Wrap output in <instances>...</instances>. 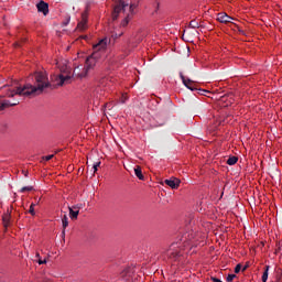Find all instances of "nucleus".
Segmentation results:
<instances>
[{"label":"nucleus","mask_w":282,"mask_h":282,"mask_svg":"<svg viewBox=\"0 0 282 282\" xmlns=\"http://www.w3.org/2000/svg\"><path fill=\"white\" fill-rule=\"evenodd\" d=\"M67 68L62 67L59 75H51L47 77V72L40 70L35 72L33 75L34 84H25L24 86H18L17 88H10L8 86H3L0 88L3 94L0 95V111L3 109H8V107H17L19 105V100L14 99L10 101L6 98H14V96H24L25 98H32L34 96H41L45 89H56L57 87H63V85H67L69 80H72V75L66 70Z\"/></svg>","instance_id":"1"},{"label":"nucleus","mask_w":282,"mask_h":282,"mask_svg":"<svg viewBox=\"0 0 282 282\" xmlns=\"http://www.w3.org/2000/svg\"><path fill=\"white\" fill-rule=\"evenodd\" d=\"M110 40L107 37L101 39L97 44L93 46V54L87 57L85 65H79L74 68L73 76L76 78H86L89 74V70L96 67V63H98V58L105 54V50H107V45H109Z\"/></svg>","instance_id":"2"},{"label":"nucleus","mask_w":282,"mask_h":282,"mask_svg":"<svg viewBox=\"0 0 282 282\" xmlns=\"http://www.w3.org/2000/svg\"><path fill=\"white\" fill-rule=\"evenodd\" d=\"M193 239H195V231H186L182 235L180 241L170 246L166 251V257L172 261H182L184 257L182 250H184V248H191L193 246Z\"/></svg>","instance_id":"3"},{"label":"nucleus","mask_w":282,"mask_h":282,"mask_svg":"<svg viewBox=\"0 0 282 282\" xmlns=\"http://www.w3.org/2000/svg\"><path fill=\"white\" fill-rule=\"evenodd\" d=\"M88 17H89V12L86 9L85 12L82 13V20L77 23V26H76L77 32H85V30L89 28V25L87 24Z\"/></svg>","instance_id":"4"},{"label":"nucleus","mask_w":282,"mask_h":282,"mask_svg":"<svg viewBox=\"0 0 282 282\" xmlns=\"http://www.w3.org/2000/svg\"><path fill=\"white\" fill-rule=\"evenodd\" d=\"M135 270L132 267H128L120 273V279L122 282H133V274Z\"/></svg>","instance_id":"5"},{"label":"nucleus","mask_w":282,"mask_h":282,"mask_svg":"<svg viewBox=\"0 0 282 282\" xmlns=\"http://www.w3.org/2000/svg\"><path fill=\"white\" fill-rule=\"evenodd\" d=\"M127 8H129V4L124 3L122 0L118 2V4L115 7L112 12V21L118 20V17L121 12H126Z\"/></svg>","instance_id":"6"},{"label":"nucleus","mask_w":282,"mask_h":282,"mask_svg":"<svg viewBox=\"0 0 282 282\" xmlns=\"http://www.w3.org/2000/svg\"><path fill=\"white\" fill-rule=\"evenodd\" d=\"M36 8H37V12H42L44 17H47V14H50V4H47V2L40 1L36 4Z\"/></svg>","instance_id":"7"},{"label":"nucleus","mask_w":282,"mask_h":282,"mask_svg":"<svg viewBox=\"0 0 282 282\" xmlns=\"http://www.w3.org/2000/svg\"><path fill=\"white\" fill-rule=\"evenodd\" d=\"M164 184H166V186H170V188L177 189L180 188L181 181L180 178L172 177V178L165 180Z\"/></svg>","instance_id":"8"},{"label":"nucleus","mask_w":282,"mask_h":282,"mask_svg":"<svg viewBox=\"0 0 282 282\" xmlns=\"http://www.w3.org/2000/svg\"><path fill=\"white\" fill-rule=\"evenodd\" d=\"M180 76H181V80L183 82L185 87H187V89H191V91H195V89H197L195 86H193V80L186 79V77L182 73H180Z\"/></svg>","instance_id":"9"},{"label":"nucleus","mask_w":282,"mask_h":282,"mask_svg":"<svg viewBox=\"0 0 282 282\" xmlns=\"http://www.w3.org/2000/svg\"><path fill=\"white\" fill-rule=\"evenodd\" d=\"M70 219H78L80 213V206L68 207Z\"/></svg>","instance_id":"10"},{"label":"nucleus","mask_w":282,"mask_h":282,"mask_svg":"<svg viewBox=\"0 0 282 282\" xmlns=\"http://www.w3.org/2000/svg\"><path fill=\"white\" fill-rule=\"evenodd\" d=\"M217 21H219V23H230V21H232V18L230 15H227L226 13H218Z\"/></svg>","instance_id":"11"},{"label":"nucleus","mask_w":282,"mask_h":282,"mask_svg":"<svg viewBox=\"0 0 282 282\" xmlns=\"http://www.w3.org/2000/svg\"><path fill=\"white\" fill-rule=\"evenodd\" d=\"M134 175L141 181L144 180V174H142V167L140 165L134 167Z\"/></svg>","instance_id":"12"},{"label":"nucleus","mask_w":282,"mask_h":282,"mask_svg":"<svg viewBox=\"0 0 282 282\" xmlns=\"http://www.w3.org/2000/svg\"><path fill=\"white\" fill-rule=\"evenodd\" d=\"M237 162H239V158L237 156H230L228 160H227V164L229 166H235V164H237Z\"/></svg>","instance_id":"13"},{"label":"nucleus","mask_w":282,"mask_h":282,"mask_svg":"<svg viewBox=\"0 0 282 282\" xmlns=\"http://www.w3.org/2000/svg\"><path fill=\"white\" fill-rule=\"evenodd\" d=\"M62 226L65 230V228H67V226H69V218H67V214H64V216L62 217Z\"/></svg>","instance_id":"14"},{"label":"nucleus","mask_w":282,"mask_h":282,"mask_svg":"<svg viewBox=\"0 0 282 282\" xmlns=\"http://www.w3.org/2000/svg\"><path fill=\"white\" fill-rule=\"evenodd\" d=\"M270 270V265H265V270L262 274V282H268V272Z\"/></svg>","instance_id":"15"},{"label":"nucleus","mask_w":282,"mask_h":282,"mask_svg":"<svg viewBox=\"0 0 282 282\" xmlns=\"http://www.w3.org/2000/svg\"><path fill=\"white\" fill-rule=\"evenodd\" d=\"M131 20L130 15L128 14L121 22L122 28H127L129 25V21Z\"/></svg>","instance_id":"16"},{"label":"nucleus","mask_w":282,"mask_h":282,"mask_svg":"<svg viewBox=\"0 0 282 282\" xmlns=\"http://www.w3.org/2000/svg\"><path fill=\"white\" fill-rule=\"evenodd\" d=\"M2 221L4 224V227L8 228V226L10 225V215L3 216Z\"/></svg>","instance_id":"17"},{"label":"nucleus","mask_w":282,"mask_h":282,"mask_svg":"<svg viewBox=\"0 0 282 282\" xmlns=\"http://www.w3.org/2000/svg\"><path fill=\"white\" fill-rule=\"evenodd\" d=\"M189 28H193L194 30L199 28V22H197L196 20H192L189 22Z\"/></svg>","instance_id":"18"},{"label":"nucleus","mask_w":282,"mask_h":282,"mask_svg":"<svg viewBox=\"0 0 282 282\" xmlns=\"http://www.w3.org/2000/svg\"><path fill=\"white\" fill-rule=\"evenodd\" d=\"M30 191H34L33 186H24L20 189V193H25V192H30Z\"/></svg>","instance_id":"19"},{"label":"nucleus","mask_w":282,"mask_h":282,"mask_svg":"<svg viewBox=\"0 0 282 282\" xmlns=\"http://www.w3.org/2000/svg\"><path fill=\"white\" fill-rule=\"evenodd\" d=\"M34 206H36V204L32 203L29 209L30 215H32L34 217V215H36V212H34Z\"/></svg>","instance_id":"20"},{"label":"nucleus","mask_w":282,"mask_h":282,"mask_svg":"<svg viewBox=\"0 0 282 282\" xmlns=\"http://www.w3.org/2000/svg\"><path fill=\"white\" fill-rule=\"evenodd\" d=\"M70 21H72V17L66 15L65 21L63 22V25H64V26L69 25V22H70Z\"/></svg>","instance_id":"21"},{"label":"nucleus","mask_w":282,"mask_h":282,"mask_svg":"<svg viewBox=\"0 0 282 282\" xmlns=\"http://www.w3.org/2000/svg\"><path fill=\"white\" fill-rule=\"evenodd\" d=\"M235 279H237V275H236V274H229V275L227 276V282H231V281H234Z\"/></svg>","instance_id":"22"},{"label":"nucleus","mask_w":282,"mask_h":282,"mask_svg":"<svg viewBox=\"0 0 282 282\" xmlns=\"http://www.w3.org/2000/svg\"><path fill=\"white\" fill-rule=\"evenodd\" d=\"M241 272V264H237L235 268V273L239 274Z\"/></svg>","instance_id":"23"},{"label":"nucleus","mask_w":282,"mask_h":282,"mask_svg":"<svg viewBox=\"0 0 282 282\" xmlns=\"http://www.w3.org/2000/svg\"><path fill=\"white\" fill-rule=\"evenodd\" d=\"M120 36H122V32L112 34V39H120Z\"/></svg>","instance_id":"24"},{"label":"nucleus","mask_w":282,"mask_h":282,"mask_svg":"<svg viewBox=\"0 0 282 282\" xmlns=\"http://www.w3.org/2000/svg\"><path fill=\"white\" fill-rule=\"evenodd\" d=\"M198 94H200V96H206V94H209V91L205 89H199Z\"/></svg>","instance_id":"25"},{"label":"nucleus","mask_w":282,"mask_h":282,"mask_svg":"<svg viewBox=\"0 0 282 282\" xmlns=\"http://www.w3.org/2000/svg\"><path fill=\"white\" fill-rule=\"evenodd\" d=\"M98 166H100V162H97L94 164V166H93L94 173H96V171H98Z\"/></svg>","instance_id":"26"},{"label":"nucleus","mask_w":282,"mask_h":282,"mask_svg":"<svg viewBox=\"0 0 282 282\" xmlns=\"http://www.w3.org/2000/svg\"><path fill=\"white\" fill-rule=\"evenodd\" d=\"M235 25H236L239 34L246 35V32L243 30L239 29V25H237V24H235Z\"/></svg>","instance_id":"27"},{"label":"nucleus","mask_w":282,"mask_h":282,"mask_svg":"<svg viewBox=\"0 0 282 282\" xmlns=\"http://www.w3.org/2000/svg\"><path fill=\"white\" fill-rule=\"evenodd\" d=\"M52 158H54V154L46 155V156L44 158V160H45L46 162H50V160H52Z\"/></svg>","instance_id":"28"},{"label":"nucleus","mask_w":282,"mask_h":282,"mask_svg":"<svg viewBox=\"0 0 282 282\" xmlns=\"http://www.w3.org/2000/svg\"><path fill=\"white\" fill-rule=\"evenodd\" d=\"M37 263H39L40 265H43V264L47 263V260H41V259H39V260H37Z\"/></svg>","instance_id":"29"},{"label":"nucleus","mask_w":282,"mask_h":282,"mask_svg":"<svg viewBox=\"0 0 282 282\" xmlns=\"http://www.w3.org/2000/svg\"><path fill=\"white\" fill-rule=\"evenodd\" d=\"M212 281H213V282H224V281H221V280H219V279H217V278H215V276H212Z\"/></svg>","instance_id":"30"},{"label":"nucleus","mask_w":282,"mask_h":282,"mask_svg":"<svg viewBox=\"0 0 282 282\" xmlns=\"http://www.w3.org/2000/svg\"><path fill=\"white\" fill-rule=\"evenodd\" d=\"M135 8V6L131 4L130 6V12H133V9Z\"/></svg>","instance_id":"31"},{"label":"nucleus","mask_w":282,"mask_h":282,"mask_svg":"<svg viewBox=\"0 0 282 282\" xmlns=\"http://www.w3.org/2000/svg\"><path fill=\"white\" fill-rule=\"evenodd\" d=\"M246 270H248V265L242 268V272H246Z\"/></svg>","instance_id":"32"},{"label":"nucleus","mask_w":282,"mask_h":282,"mask_svg":"<svg viewBox=\"0 0 282 282\" xmlns=\"http://www.w3.org/2000/svg\"><path fill=\"white\" fill-rule=\"evenodd\" d=\"M36 258H37V259H41V254H40V253H36Z\"/></svg>","instance_id":"33"},{"label":"nucleus","mask_w":282,"mask_h":282,"mask_svg":"<svg viewBox=\"0 0 282 282\" xmlns=\"http://www.w3.org/2000/svg\"><path fill=\"white\" fill-rule=\"evenodd\" d=\"M24 176L28 177V173H24Z\"/></svg>","instance_id":"34"},{"label":"nucleus","mask_w":282,"mask_h":282,"mask_svg":"<svg viewBox=\"0 0 282 282\" xmlns=\"http://www.w3.org/2000/svg\"><path fill=\"white\" fill-rule=\"evenodd\" d=\"M24 176L28 177V173H24Z\"/></svg>","instance_id":"35"},{"label":"nucleus","mask_w":282,"mask_h":282,"mask_svg":"<svg viewBox=\"0 0 282 282\" xmlns=\"http://www.w3.org/2000/svg\"><path fill=\"white\" fill-rule=\"evenodd\" d=\"M17 45V47H19V43L18 44H15Z\"/></svg>","instance_id":"36"},{"label":"nucleus","mask_w":282,"mask_h":282,"mask_svg":"<svg viewBox=\"0 0 282 282\" xmlns=\"http://www.w3.org/2000/svg\"><path fill=\"white\" fill-rule=\"evenodd\" d=\"M63 235H65V230H63Z\"/></svg>","instance_id":"37"}]
</instances>
